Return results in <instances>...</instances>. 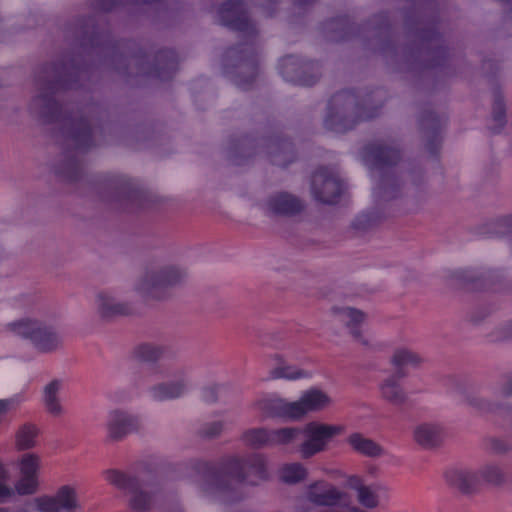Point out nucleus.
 <instances>
[{
    "instance_id": "obj_9",
    "label": "nucleus",
    "mask_w": 512,
    "mask_h": 512,
    "mask_svg": "<svg viewBox=\"0 0 512 512\" xmlns=\"http://www.w3.org/2000/svg\"><path fill=\"white\" fill-rule=\"evenodd\" d=\"M342 192V183L326 169L317 171L312 178V193L323 203H334Z\"/></svg>"
},
{
    "instance_id": "obj_28",
    "label": "nucleus",
    "mask_w": 512,
    "mask_h": 512,
    "mask_svg": "<svg viewBox=\"0 0 512 512\" xmlns=\"http://www.w3.org/2000/svg\"><path fill=\"white\" fill-rule=\"evenodd\" d=\"M19 473L38 477L41 467V459L38 455L33 453L23 454L18 461Z\"/></svg>"
},
{
    "instance_id": "obj_22",
    "label": "nucleus",
    "mask_w": 512,
    "mask_h": 512,
    "mask_svg": "<svg viewBox=\"0 0 512 512\" xmlns=\"http://www.w3.org/2000/svg\"><path fill=\"white\" fill-rule=\"evenodd\" d=\"M423 361V357L418 352L407 347L396 349L390 360L391 364L397 368L406 366L418 367Z\"/></svg>"
},
{
    "instance_id": "obj_10",
    "label": "nucleus",
    "mask_w": 512,
    "mask_h": 512,
    "mask_svg": "<svg viewBox=\"0 0 512 512\" xmlns=\"http://www.w3.org/2000/svg\"><path fill=\"white\" fill-rule=\"evenodd\" d=\"M180 377L177 380L161 382L151 386L148 390L149 396L155 401H170L185 395L191 387L187 373L176 371Z\"/></svg>"
},
{
    "instance_id": "obj_17",
    "label": "nucleus",
    "mask_w": 512,
    "mask_h": 512,
    "mask_svg": "<svg viewBox=\"0 0 512 512\" xmlns=\"http://www.w3.org/2000/svg\"><path fill=\"white\" fill-rule=\"evenodd\" d=\"M220 17L223 24L233 29L241 31L252 30L243 10L242 3L238 1H228L224 3L220 9Z\"/></svg>"
},
{
    "instance_id": "obj_20",
    "label": "nucleus",
    "mask_w": 512,
    "mask_h": 512,
    "mask_svg": "<svg viewBox=\"0 0 512 512\" xmlns=\"http://www.w3.org/2000/svg\"><path fill=\"white\" fill-rule=\"evenodd\" d=\"M62 388L60 380H52L44 387L43 403L46 411L54 416L60 417L64 414L65 410L59 399V393Z\"/></svg>"
},
{
    "instance_id": "obj_14",
    "label": "nucleus",
    "mask_w": 512,
    "mask_h": 512,
    "mask_svg": "<svg viewBox=\"0 0 512 512\" xmlns=\"http://www.w3.org/2000/svg\"><path fill=\"white\" fill-rule=\"evenodd\" d=\"M267 366L269 369L270 379H287V380H298L307 379L312 377L310 371L300 369L296 366L289 364L279 354L272 355L267 360Z\"/></svg>"
},
{
    "instance_id": "obj_7",
    "label": "nucleus",
    "mask_w": 512,
    "mask_h": 512,
    "mask_svg": "<svg viewBox=\"0 0 512 512\" xmlns=\"http://www.w3.org/2000/svg\"><path fill=\"white\" fill-rule=\"evenodd\" d=\"M138 416L121 409L110 410L105 421L106 437L110 442H119L141 428Z\"/></svg>"
},
{
    "instance_id": "obj_24",
    "label": "nucleus",
    "mask_w": 512,
    "mask_h": 512,
    "mask_svg": "<svg viewBox=\"0 0 512 512\" xmlns=\"http://www.w3.org/2000/svg\"><path fill=\"white\" fill-rule=\"evenodd\" d=\"M167 352V349L158 344L144 343L135 349V356L143 362H156L162 359Z\"/></svg>"
},
{
    "instance_id": "obj_32",
    "label": "nucleus",
    "mask_w": 512,
    "mask_h": 512,
    "mask_svg": "<svg viewBox=\"0 0 512 512\" xmlns=\"http://www.w3.org/2000/svg\"><path fill=\"white\" fill-rule=\"evenodd\" d=\"M22 402L23 397L21 395H14L9 398L0 399V424L8 414L16 411Z\"/></svg>"
},
{
    "instance_id": "obj_33",
    "label": "nucleus",
    "mask_w": 512,
    "mask_h": 512,
    "mask_svg": "<svg viewBox=\"0 0 512 512\" xmlns=\"http://www.w3.org/2000/svg\"><path fill=\"white\" fill-rule=\"evenodd\" d=\"M355 97L351 93L344 92L335 95L331 100L332 109L337 110L340 106L345 105L347 107L354 106Z\"/></svg>"
},
{
    "instance_id": "obj_41",
    "label": "nucleus",
    "mask_w": 512,
    "mask_h": 512,
    "mask_svg": "<svg viewBox=\"0 0 512 512\" xmlns=\"http://www.w3.org/2000/svg\"><path fill=\"white\" fill-rule=\"evenodd\" d=\"M313 82H310V81H306V80H301V84L302 85H311Z\"/></svg>"
},
{
    "instance_id": "obj_27",
    "label": "nucleus",
    "mask_w": 512,
    "mask_h": 512,
    "mask_svg": "<svg viewBox=\"0 0 512 512\" xmlns=\"http://www.w3.org/2000/svg\"><path fill=\"white\" fill-rule=\"evenodd\" d=\"M301 436V428L285 427L271 430V445H288Z\"/></svg>"
},
{
    "instance_id": "obj_37",
    "label": "nucleus",
    "mask_w": 512,
    "mask_h": 512,
    "mask_svg": "<svg viewBox=\"0 0 512 512\" xmlns=\"http://www.w3.org/2000/svg\"><path fill=\"white\" fill-rule=\"evenodd\" d=\"M14 496V491L10 486L5 483L0 482V503L5 502L6 500L12 498Z\"/></svg>"
},
{
    "instance_id": "obj_34",
    "label": "nucleus",
    "mask_w": 512,
    "mask_h": 512,
    "mask_svg": "<svg viewBox=\"0 0 512 512\" xmlns=\"http://www.w3.org/2000/svg\"><path fill=\"white\" fill-rule=\"evenodd\" d=\"M347 485L356 492V495L366 486L359 475L349 476L347 478Z\"/></svg>"
},
{
    "instance_id": "obj_35",
    "label": "nucleus",
    "mask_w": 512,
    "mask_h": 512,
    "mask_svg": "<svg viewBox=\"0 0 512 512\" xmlns=\"http://www.w3.org/2000/svg\"><path fill=\"white\" fill-rule=\"evenodd\" d=\"M338 119H339L338 115H333V114H331V115H329V117L326 119V125H327L329 128H331V129H333V130H335V131H338V132H341V131L346 130V129L348 128V126H347V125H340V124L338 123Z\"/></svg>"
},
{
    "instance_id": "obj_15",
    "label": "nucleus",
    "mask_w": 512,
    "mask_h": 512,
    "mask_svg": "<svg viewBox=\"0 0 512 512\" xmlns=\"http://www.w3.org/2000/svg\"><path fill=\"white\" fill-rule=\"evenodd\" d=\"M447 482L464 493L478 490L482 484L478 470L468 468H452L446 471Z\"/></svg>"
},
{
    "instance_id": "obj_4",
    "label": "nucleus",
    "mask_w": 512,
    "mask_h": 512,
    "mask_svg": "<svg viewBox=\"0 0 512 512\" xmlns=\"http://www.w3.org/2000/svg\"><path fill=\"white\" fill-rule=\"evenodd\" d=\"M185 273L176 267L146 271L136 282L135 290L144 298L160 299L166 289L178 284Z\"/></svg>"
},
{
    "instance_id": "obj_40",
    "label": "nucleus",
    "mask_w": 512,
    "mask_h": 512,
    "mask_svg": "<svg viewBox=\"0 0 512 512\" xmlns=\"http://www.w3.org/2000/svg\"><path fill=\"white\" fill-rule=\"evenodd\" d=\"M494 449H495L497 452H505V451L508 449V447H507L506 445H504V444H503V445H501V446H499V447H498V446H495V447H494Z\"/></svg>"
},
{
    "instance_id": "obj_2",
    "label": "nucleus",
    "mask_w": 512,
    "mask_h": 512,
    "mask_svg": "<svg viewBox=\"0 0 512 512\" xmlns=\"http://www.w3.org/2000/svg\"><path fill=\"white\" fill-rule=\"evenodd\" d=\"M344 427L311 421L301 427L302 440L297 445V452L302 459H309L328 450L330 443L343 434Z\"/></svg>"
},
{
    "instance_id": "obj_38",
    "label": "nucleus",
    "mask_w": 512,
    "mask_h": 512,
    "mask_svg": "<svg viewBox=\"0 0 512 512\" xmlns=\"http://www.w3.org/2000/svg\"><path fill=\"white\" fill-rule=\"evenodd\" d=\"M9 474L6 468L0 464V482L4 483V481L8 480Z\"/></svg>"
},
{
    "instance_id": "obj_21",
    "label": "nucleus",
    "mask_w": 512,
    "mask_h": 512,
    "mask_svg": "<svg viewBox=\"0 0 512 512\" xmlns=\"http://www.w3.org/2000/svg\"><path fill=\"white\" fill-rule=\"evenodd\" d=\"M309 472L307 467L300 462L285 463L278 469V478L288 485H295L305 481Z\"/></svg>"
},
{
    "instance_id": "obj_19",
    "label": "nucleus",
    "mask_w": 512,
    "mask_h": 512,
    "mask_svg": "<svg viewBox=\"0 0 512 512\" xmlns=\"http://www.w3.org/2000/svg\"><path fill=\"white\" fill-rule=\"evenodd\" d=\"M403 376V374L391 375L384 379L380 385L382 397L394 405H401L407 399V395L400 385V379Z\"/></svg>"
},
{
    "instance_id": "obj_26",
    "label": "nucleus",
    "mask_w": 512,
    "mask_h": 512,
    "mask_svg": "<svg viewBox=\"0 0 512 512\" xmlns=\"http://www.w3.org/2000/svg\"><path fill=\"white\" fill-rule=\"evenodd\" d=\"M38 429L33 424H25L16 433V446L20 450L33 448L36 445Z\"/></svg>"
},
{
    "instance_id": "obj_6",
    "label": "nucleus",
    "mask_w": 512,
    "mask_h": 512,
    "mask_svg": "<svg viewBox=\"0 0 512 512\" xmlns=\"http://www.w3.org/2000/svg\"><path fill=\"white\" fill-rule=\"evenodd\" d=\"M37 512L75 511L80 508L77 490L70 485H63L52 495H41L33 499Z\"/></svg>"
},
{
    "instance_id": "obj_23",
    "label": "nucleus",
    "mask_w": 512,
    "mask_h": 512,
    "mask_svg": "<svg viewBox=\"0 0 512 512\" xmlns=\"http://www.w3.org/2000/svg\"><path fill=\"white\" fill-rule=\"evenodd\" d=\"M481 484L500 486L505 482V474L502 468L495 463H486L478 469Z\"/></svg>"
},
{
    "instance_id": "obj_36",
    "label": "nucleus",
    "mask_w": 512,
    "mask_h": 512,
    "mask_svg": "<svg viewBox=\"0 0 512 512\" xmlns=\"http://www.w3.org/2000/svg\"><path fill=\"white\" fill-rule=\"evenodd\" d=\"M223 426L224 425L221 421H214L207 425L205 428V434L211 437L216 436L221 433Z\"/></svg>"
},
{
    "instance_id": "obj_12",
    "label": "nucleus",
    "mask_w": 512,
    "mask_h": 512,
    "mask_svg": "<svg viewBox=\"0 0 512 512\" xmlns=\"http://www.w3.org/2000/svg\"><path fill=\"white\" fill-rule=\"evenodd\" d=\"M94 306L98 316L104 320L128 315L132 310L129 303L118 300L109 290H101L95 294Z\"/></svg>"
},
{
    "instance_id": "obj_8",
    "label": "nucleus",
    "mask_w": 512,
    "mask_h": 512,
    "mask_svg": "<svg viewBox=\"0 0 512 512\" xmlns=\"http://www.w3.org/2000/svg\"><path fill=\"white\" fill-rule=\"evenodd\" d=\"M103 476L104 479L111 485H114L118 489L125 490L131 494L130 503L133 509L145 510L148 508L150 499L146 494L138 490L137 482L135 479L130 478L126 474L113 469L106 470L103 473Z\"/></svg>"
},
{
    "instance_id": "obj_29",
    "label": "nucleus",
    "mask_w": 512,
    "mask_h": 512,
    "mask_svg": "<svg viewBox=\"0 0 512 512\" xmlns=\"http://www.w3.org/2000/svg\"><path fill=\"white\" fill-rule=\"evenodd\" d=\"M39 489V479L38 477H32L29 475L20 474L19 479L16 481L14 488V495L18 494L20 496L32 495L35 494Z\"/></svg>"
},
{
    "instance_id": "obj_1",
    "label": "nucleus",
    "mask_w": 512,
    "mask_h": 512,
    "mask_svg": "<svg viewBox=\"0 0 512 512\" xmlns=\"http://www.w3.org/2000/svg\"><path fill=\"white\" fill-rule=\"evenodd\" d=\"M332 404V397L324 390L315 387L304 391L296 401H288L276 395H269L255 402L256 408L269 416L295 421L310 413L326 410Z\"/></svg>"
},
{
    "instance_id": "obj_13",
    "label": "nucleus",
    "mask_w": 512,
    "mask_h": 512,
    "mask_svg": "<svg viewBox=\"0 0 512 512\" xmlns=\"http://www.w3.org/2000/svg\"><path fill=\"white\" fill-rule=\"evenodd\" d=\"M345 442L353 453L363 457L376 459L386 455L381 444L360 432L350 433Z\"/></svg>"
},
{
    "instance_id": "obj_30",
    "label": "nucleus",
    "mask_w": 512,
    "mask_h": 512,
    "mask_svg": "<svg viewBox=\"0 0 512 512\" xmlns=\"http://www.w3.org/2000/svg\"><path fill=\"white\" fill-rule=\"evenodd\" d=\"M356 496L358 503L367 509H375L380 505V497L374 486L366 485Z\"/></svg>"
},
{
    "instance_id": "obj_43",
    "label": "nucleus",
    "mask_w": 512,
    "mask_h": 512,
    "mask_svg": "<svg viewBox=\"0 0 512 512\" xmlns=\"http://www.w3.org/2000/svg\"><path fill=\"white\" fill-rule=\"evenodd\" d=\"M505 393L506 394H512V389L506 390Z\"/></svg>"
},
{
    "instance_id": "obj_42",
    "label": "nucleus",
    "mask_w": 512,
    "mask_h": 512,
    "mask_svg": "<svg viewBox=\"0 0 512 512\" xmlns=\"http://www.w3.org/2000/svg\"><path fill=\"white\" fill-rule=\"evenodd\" d=\"M0 512H10L8 508L0 507Z\"/></svg>"
},
{
    "instance_id": "obj_39",
    "label": "nucleus",
    "mask_w": 512,
    "mask_h": 512,
    "mask_svg": "<svg viewBox=\"0 0 512 512\" xmlns=\"http://www.w3.org/2000/svg\"><path fill=\"white\" fill-rule=\"evenodd\" d=\"M495 119L498 121V122H502V119H503V110H502V107L499 105L497 106V112L495 113Z\"/></svg>"
},
{
    "instance_id": "obj_5",
    "label": "nucleus",
    "mask_w": 512,
    "mask_h": 512,
    "mask_svg": "<svg viewBox=\"0 0 512 512\" xmlns=\"http://www.w3.org/2000/svg\"><path fill=\"white\" fill-rule=\"evenodd\" d=\"M227 470L234 480L252 485L269 478L267 460L262 454H253L247 458H233L229 461Z\"/></svg>"
},
{
    "instance_id": "obj_25",
    "label": "nucleus",
    "mask_w": 512,
    "mask_h": 512,
    "mask_svg": "<svg viewBox=\"0 0 512 512\" xmlns=\"http://www.w3.org/2000/svg\"><path fill=\"white\" fill-rule=\"evenodd\" d=\"M242 440L246 445L254 448L271 445V430L265 428L248 429L243 433Z\"/></svg>"
},
{
    "instance_id": "obj_18",
    "label": "nucleus",
    "mask_w": 512,
    "mask_h": 512,
    "mask_svg": "<svg viewBox=\"0 0 512 512\" xmlns=\"http://www.w3.org/2000/svg\"><path fill=\"white\" fill-rule=\"evenodd\" d=\"M268 210L273 214L292 215L303 208L301 201L287 193H278L267 202Z\"/></svg>"
},
{
    "instance_id": "obj_16",
    "label": "nucleus",
    "mask_w": 512,
    "mask_h": 512,
    "mask_svg": "<svg viewBox=\"0 0 512 512\" xmlns=\"http://www.w3.org/2000/svg\"><path fill=\"white\" fill-rule=\"evenodd\" d=\"M413 439L421 447L432 449L443 442L444 432L439 424L424 422L414 427Z\"/></svg>"
},
{
    "instance_id": "obj_3",
    "label": "nucleus",
    "mask_w": 512,
    "mask_h": 512,
    "mask_svg": "<svg viewBox=\"0 0 512 512\" xmlns=\"http://www.w3.org/2000/svg\"><path fill=\"white\" fill-rule=\"evenodd\" d=\"M7 328L13 334L29 339L41 353L54 352L63 343L62 335L57 329L36 320L21 319L9 323Z\"/></svg>"
},
{
    "instance_id": "obj_11",
    "label": "nucleus",
    "mask_w": 512,
    "mask_h": 512,
    "mask_svg": "<svg viewBox=\"0 0 512 512\" xmlns=\"http://www.w3.org/2000/svg\"><path fill=\"white\" fill-rule=\"evenodd\" d=\"M331 313L336 321L349 329L356 341L364 345L370 343L369 339L360 329L361 324L366 319V314L363 311L349 306H335L332 308Z\"/></svg>"
},
{
    "instance_id": "obj_31",
    "label": "nucleus",
    "mask_w": 512,
    "mask_h": 512,
    "mask_svg": "<svg viewBox=\"0 0 512 512\" xmlns=\"http://www.w3.org/2000/svg\"><path fill=\"white\" fill-rule=\"evenodd\" d=\"M373 158L376 164H390L396 162L398 159V153L392 149L378 147L375 151L368 154L367 158Z\"/></svg>"
}]
</instances>
